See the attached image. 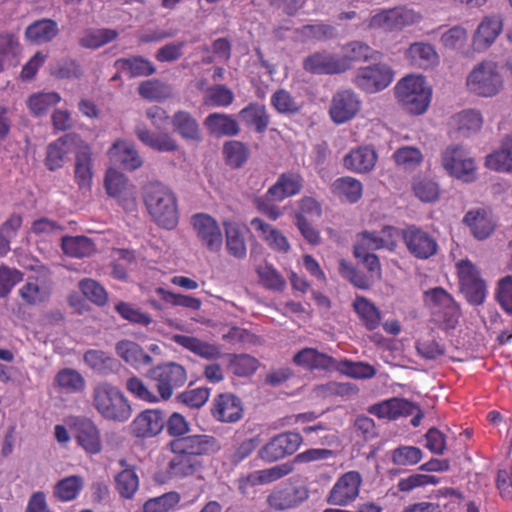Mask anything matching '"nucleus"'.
Wrapping results in <instances>:
<instances>
[{
  "label": "nucleus",
  "mask_w": 512,
  "mask_h": 512,
  "mask_svg": "<svg viewBox=\"0 0 512 512\" xmlns=\"http://www.w3.org/2000/svg\"><path fill=\"white\" fill-rule=\"evenodd\" d=\"M143 200L155 223L169 230L177 226V198L169 187L150 182L143 188Z\"/></svg>",
  "instance_id": "obj_1"
},
{
  "label": "nucleus",
  "mask_w": 512,
  "mask_h": 512,
  "mask_svg": "<svg viewBox=\"0 0 512 512\" xmlns=\"http://www.w3.org/2000/svg\"><path fill=\"white\" fill-rule=\"evenodd\" d=\"M92 404L98 414L107 421L124 423L132 415V408L125 394L109 382H101L94 386Z\"/></svg>",
  "instance_id": "obj_2"
},
{
  "label": "nucleus",
  "mask_w": 512,
  "mask_h": 512,
  "mask_svg": "<svg viewBox=\"0 0 512 512\" xmlns=\"http://www.w3.org/2000/svg\"><path fill=\"white\" fill-rule=\"evenodd\" d=\"M395 98L411 115L424 114L430 105L432 89L422 75H407L394 87Z\"/></svg>",
  "instance_id": "obj_3"
},
{
  "label": "nucleus",
  "mask_w": 512,
  "mask_h": 512,
  "mask_svg": "<svg viewBox=\"0 0 512 512\" xmlns=\"http://www.w3.org/2000/svg\"><path fill=\"white\" fill-rule=\"evenodd\" d=\"M423 302L431 319L442 329H453L458 323L460 309L453 296L442 287H434L423 293Z\"/></svg>",
  "instance_id": "obj_4"
},
{
  "label": "nucleus",
  "mask_w": 512,
  "mask_h": 512,
  "mask_svg": "<svg viewBox=\"0 0 512 512\" xmlns=\"http://www.w3.org/2000/svg\"><path fill=\"white\" fill-rule=\"evenodd\" d=\"M503 78L494 61H482L468 74L466 86L468 90L481 97H493L503 88Z\"/></svg>",
  "instance_id": "obj_5"
},
{
  "label": "nucleus",
  "mask_w": 512,
  "mask_h": 512,
  "mask_svg": "<svg viewBox=\"0 0 512 512\" xmlns=\"http://www.w3.org/2000/svg\"><path fill=\"white\" fill-rule=\"evenodd\" d=\"M441 163L445 171L463 182L476 179V163L467 149L459 144L447 146L441 154Z\"/></svg>",
  "instance_id": "obj_6"
},
{
  "label": "nucleus",
  "mask_w": 512,
  "mask_h": 512,
  "mask_svg": "<svg viewBox=\"0 0 512 512\" xmlns=\"http://www.w3.org/2000/svg\"><path fill=\"white\" fill-rule=\"evenodd\" d=\"M149 377L156 382V389L163 401L169 400L175 389L187 382V371L179 363L166 362L149 371Z\"/></svg>",
  "instance_id": "obj_7"
},
{
  "label": "nucleus",
  "mask_w": 512,
  "mask_h": 512,
  "mask_svg": "<svg viewBox=\"0 0 512 512\" xmlns=\"http://www.w3.org/2000/svg\"><path fill=\"white\" fill-rule=\"evenodd\" d=\"M394 80V71L385 63H376L357 69L353 84L365 93H377L387 88Z\"/></svg>",
  "instance_id": "obj_8"
},
{
  "label": "nucleus",
  "mask_w": 512,
  "mask_h": 512,
  "mask_svg": "<svg viewBox=\"0 0 512 512\" xmlns=\"http://www.w3.org/2000/svg\"><path fill=\"white\" fill-rule=\"evenodd\" d=\"M303 442L302 436L297 432H282L273 436L258 450V457L266 462L273 463L293 455Z\"/></svg>",
  "instance_id": "obj_9"
},
{
  "label": "nucleus",
  "mask_w": 512,
  "mask_h": 512,
  "mask_svg": "<svg viewBox=\"0 0 512 512\" xmlns=\"http://www.w3.org/2000/svg\"><path fill=\"white\" fill-rule=\"evenodd\" d=\"M401 237L407 251L418 260H427L438 252L436 238L416 225L402 229Z\"/></svg>",
  "instance_id": "obj_10"
},
{
  "label": "nucleus",
  "mask_w": 512,
  "mask_h": 512,
  "mask_svg": "<svg viewBox=\"0 0 512 512\" xmlns=\"http://www.w3.org/2000/svg\"><path fill=\"white\" fill-rule=\"evenodd\" d=\"M362 476L351 470L342 474L326 496V502L332 506H348L359 496Z\"/></svg>",
  "instance_id": "obj_11"
},
{
  "label": "nucleus",
  "mask_w": 512,
  "mask_h": 512,
  "mask_svg": "<svg viewBox=\"0 0 512 512\" xmlns=\"http://www.w3.org/2000/svg\"><path fill=\"white\" fill-rule=\"evenodd\" d=\"M168 448L172 453L166 467V473L170 479L182 480L193 477L203 470V461L196 460L172 440L169 441Z\"/></svg>",
  "instance_id": "obj_12"
},
{
  "label": "nucleus",
  "mask_w": 512,
  "mask_h": 512,
  "mask_svg": "<svg viewBox=\"0 0 512 512\" xmlns=\"http://www.w3.org/2000/svg\"><path fill=\"white\" fill-rule=\"evenodd\" d=\"M71 432L77 442L87 453L95 455L102 450L100 431L93 420L87 417H74L70 423Z\"/></svg>",
  "instance_id": "obj_13"
},
{
  "label": "nucleus",
  "mask_w": 512,
  "mask_h": 512,
  "mask_svg": "<svg viewBox=\"0 0 512 512\" xmlns=\"http://www.w3.org/2000/svg\"><path fill=\"white\" fill-rule=\"evenodd\" d=\"M172 441L198 461L214 456L221 450L219 439L210 434L187 435Z\"/></svg>",
  "instance_id": "obj_14"
},
{
  "label": "nucleus",
  "mask_w": 512,
  "mask_h": 512,
  "mask_svg": "<svg viewBox=\"0 0 512 512\" xmlns=\"http://www.w3.org/2000/svg\"><path fill=\"white\" fill-rule=\"evenodd\" d=\"M106 192L109 196L117 198L122 207L127 211L136 208L135 188L130 185L127 177L115 169H108L104 181Z\"/></svg>",
  "instance_id": "obj_15"
},
{
  "label": "nucleus",
  "mask_w": 512,
  "mask_h": 512,
  "mask_svg": "<svg viewBox=\"0 0 512 512\" xmlns=\"http://www.w3.org/2000/svg\"><path fill=\"white\" fill-rule=\"evenodd\" d=\"M302 67L306 72L315 75H335L348 71L345 59H340V55L326 51L314 52L305 57Z\"/></svg>",
  "instance_id": "obj_16"
},
{
  "label": "nucleus",
  "mask_w": 512,
  "mask_h": 512,
  "mask_svg": "<svg viewBox=\"0 0 512 512\" xmlns=\"http://www.w3.org/2000/svg\"><path fill=\"white\" fill-rule=\"evenodd\" d=\"M360 107L359 96L353 90H339L332 97L329 115L334 123L343 124L353 119Z\"/></svg>",
  "instance_id": "obj_17"
},
{
  "label": "nucleus",
  "mask_w": 512,
  "mask_h": 512,
  "mask_svg": "<svg viewBox=\"0 0 512 512\" xmlns=\"http://www.w3.org/2000/svg\"><path fill=\"white\" fill-rule=\"evenodd\" d=\"M191 223L203 246L211 252H218L223 244V236L218 222L209 214L198 213L192 216Z\"/></svg>",
  "instance_id": "obj_18"
},
{
  "label": "nucleus",
  "mask_w": 512,
  "mask_h": 512,
  "mask_svg": "<svg viewBox=\"0 0 512 512\" xmlns=\"http://www.w3.org/2000/svg\"><path fill=\"white\" fill-rule=\"evenodd\" d=\"M308 497L309 491L305 486L285 484L272 490L267 497V503L270 508L282 511L300 505Z\"/></svg>",
  "instance_id": "obj_19"
},
{
  "label": "nucleus",
  "mask_w": 512,
  "mask_h": 512,
  "mask_svg": "<svg viewBox=\"0 0 512 512\" xmlns=\"http://www.w3.org/2000/svg\"><path fill=\"white\" fill-rule=\"evenodd\" d=\"M210 414L220 423H236L243 417L240 398L232 393L218 394L211 403Z\"/></svg>",
  "instance_id": "obj_20"
},
{
  "label": "nucleus",
  "mask_w": 512,
  "mask_h": 512,
  "mask_svg": "<svg viewBox=\"0 0 512 512\" xmlns=\"http://www.w3.org/2000/svg\"><path fill=\"white\" fill-rule=\"evenodd\" d=\"M503 27L504 18L500 13L485 15L478 24L472 37L475 49H488L502 33Z\"/></svg>",
  "instance_id": "obj_21"
},
{
  "label": "nucleus",
  "mask_w": 512,
  "mask_h": 512,
  "mask_svg": "<svg viewBox=\"0 0 512 512\" xmlns=\"http://www.w3.org/2000/svg\"><path fill=\"white\" fill-rule=\"evenodd\" d=\"M91 146L80 141L75 151L74 178L81 191H90L93 179V159Z\"/></svg>",
  "instance_id": "obj_22"
},
{
  "label": "nucleus",
  "mask_w": 512,
  "mask_h": 512,
  "mask_svg": "<svg viewBox=\"0 0 512 512\" xmlns=\"http://www.w3.org/2000/svg\"><path fill=\"white\" fill-rule=\"evenodd\" d=\"M164 426L163 413L158 409H147L134 418L130 424V430L137 438H150L158 435Z\"/></svg>",
  "instance_id": "obj_23"
},
{
  "label": "nucleus",
  "mask_w": 512,
  "mask_h": 512,
  "mask_svg": "<svg viewBox=\"0 0 512 512\" xmlns=\"http://www.w3.org/2000/svg\"><path fill=\"white\" fill-rule=\"evenodd\" d=\"M395 229L393 227H384L380 233L364 231L359 235V240L354 246V253L363 254L364 252L388 249L393 251L397 244L394 239Z\"/></svg>",
  "instance_id": "obj_24"
},
{
  "label": "nucleus",
  "mask_w": 512,
  "mask_h": 512,
  "mask_svg": "<svg viewBox=\"0 0 512 512\" xmlns=\"http://www.w3.org/2000/svg\"><path fill=\"white\" fill-rule=\"evenodd\" d=\"M303 177L298 172L288 171L279 175L277 181L267 190L266 198L282 201L300 193L303 188Z\"/></svg>",
  "instance_id": "obj_25"
},
{
  "label": "nucleus",
  "mask_w": 512,
  "mask_h": 512,
  "mask_svg": "<svg viewBox=\"0 0 512 512\" xmlns=\"http://www.w3.org/2000/svg\"><path fill=\"white\" fill-rule=\"evenodd\" d=\"M377 159L375 149L365 145L350 150L343 158V165L349 171L364 174L375 167Z\"/></svg>",
  "instance_id": "obj_26"
},
{
  "label": "nucleus",
  "mask_w": 512,
  "mask_h": 512,
  "mask_svg": "<svg viewBox=\"0 0 512 512\" xmlns=\"http://www.w3.org/2000/svg\"><path fill=\"white\" fill-rule=\"evenodd\" d=\"M416 406L402 398H390L369 407L368 412L379 419L396 420L399 417L412 415Z\"/></svg>",
  "instance_id": "obj_27"
},
{
  "label": "nucleus",
  "mask_w": 512,
  "mask_h": 512,
  "mask_svg": "<svg viewBox=\"0 0 512 512\" xmlns=\"http://www.w3.org/2000/svg\"><path fill=\"white\" fill-rule=\"evenodd\" d=\"M171 340L182 348L206 360H217L222 356L221 349L218 345L194 336L174 334Z\"/></svg>",
  "instance_id": "obj_28"
},
{
  "label": "nucleus",
  "mask_w": 512,
  "mask_h": 512,
  "mask_svg": "<svg viewBox=\"0 0 512 512\" xmlns=\"http://www.w3.org/2000/svg\"><path fill=\"white\" fill-rule=\"evenodd\" d=\"M204 127L209 135L221 138L236 136L240 132V127L233 115L214 112L204 119Z\"/></svg>",
  "instance_id": "obj_29"
},
{
  "label": "nucleus",
  "mask_w": 512,
  "mask_h": 512,
  "mask_svg": "<svg viewBox=\"0 0 512 512\" xmlns=\"http://www.w3.org/2000/svg\"><path fill=\"white\" fill-rule=\"evenodd\" d=\"M135 133L144 145L158 152H174L179 148L177 141L169 133H154L143 124L136 126Z\"/></svg>",
  "instance_id": "obj_30"
},
{
  "label": "nucleus",
  "mask_w": 512,
  "mask_h": 512,
  "mask_svg": "<svg viewBox=\"0 0 512 512\" xmlns=\"http://www.w3.org/2000/svg\"><path fill=\"white\" fill-rule=\"evenodd\" d=\"M250 225L271 249L281 253H287L289 251L290 244L286 236H284L280 230L266 223L259 217L253 218L250 221Z\"/></svg>",
  "instance_id": "obj_31"
},
{
  "label": "nucleus",
  "mask_w": 512,
  "mask_h": 512,
  "mask_svg": "<svg viewBox=\"0 0 512 512\" xmlns=\"http://www.w3.org/2000/svg\"><path fill=\"white\" fill-rule=\"evenodd\" d=\"M108 156L115 164H120L124 169L134 171L142 166L143 161L133 145L117 140L108 150Z\"/></svg>",
  "instance_id": "obj_32"
},
{
  "label": "nucleus",
  "mask_w": 512,
  "mask_h": 512,
  "mask_svg": "<svg viewBox=\"0 0 512 512\" xmlns=\"http://www.w3.org/2000/svg\"><path fill=\"white\" fill-rule=\"evenodd\" d=\"M485 166L496 172L512 174V133L503 138L499 149L486 156Z\"/></svg>",
  "instance_id": "obj_33"
},
{
  "label": "nucleus",
  "mask_w": 512,
  "mask_h": 512,
  "mask_svg": "<svg viewBox=\"0 0 512 512\" xmlns=\"http://www.w3.org/2000/svg\"><path fill=\"white\" fill-rule=\"evenodd\" d=\"M172 126L184 140L199 143L202 141V133L198 121L185 110H179L172 116Z\"/></svg>",
  "instance_id": "obj_34"
},
{
  "label": "nucleus",
  "mask_w": 512,
  "mask_h": 512,
  "mask_svg": "<svg viewBox=\"0 0 512 512\" xmlns=\"http://www.w3.org/2000/svg\"><path fill=\"white\" fill-rule=\"evenodd\" d=\"M463 222L470 228L471 233L478 240L487 239L495 229V223L491 214L483 209L467 212Z\"/></svg>",
  "instance_id": "obj_35"
},
{
  "label": "nucleus",
  "mask_w": 512,
  "mask_h": 512,
  "mask_svg": "<svg viewBox=\"0 0 512 512\" xmlns=\"http://www.w3.org/2000/svg\"><path fill=\"white\" fill-rule=\"evenodd\" d=\"M449 124L462 136L468 137L481 130L483 126V117L479 110L465 109L454 114L450 118Z\"/></svg>",
  "instance_id": "obj_36"
},
{
  "label": "nucleus",
  "mask_w": 512,
  "mask_h": 512,
  "mask_svg": "<svg viewBox=\"0 0 512 512\" xmlns=\"http://www.w3.org/2000/svg\"><path fill=\"white\" fill-rule=\"evenodd\" d=\"M412 65L421 68H433L439 63V55L433 45L424 42L412 43L406 52Z\"/></svg>",
  "instance_id": "obj_37"
},
{
  "label": "nucleus",
  "mask_w": 512,
  "mask_h": 512,
  "mask_svg": "<svg viewBox=\"0 0 512 512\" xmlns=\"http://www.w3.org/2000/svg\"><path fill=\"white\" fill-rule=\"evenodd\" d=\"M118 356L135 369L148 366L152 363V357L136 342L122 340L116 345Z\"/></svg>",
  "instance_id": "obj_38"
},
{
  "label": "nucleus",
  "mask_w": 512,
  "mask_h": 512,
  "mask_svg": "<svg viewBox=\"0 0 512 512\" xmlns=\"http://www.w3.org/2000/svg\"><path fill=\"white\" fill-rule=\"evenodd\" d=\"M119 32L111 28H87L79 37L78 43L82 48L96 50L116 40Z\"/></svg>",
  "instance_id": "obj_39"
},
{
  "label": "nucleus",
  "mask_w": 512,
  "mask_h": 512,
  "mask_svg": "<svg viewBox=\"0 0 512 512\" xmlns=\"http://www.w3.org/2000/svg\"><path fill=\"white\" fill-rule=\"evenodd\" d=\"M293 361L296 365L304 368L314 370L323 369L331 370L335 367V360L327 354L320 353L313 348H304L293 357Z\"/></svg>",
  "instance_id": "obj_40"
},
{
  "label": "nucleus",
  "mask_w": 512,
  "mask_h": 512,
  "mask_svg": "<svg viewBox=\"0 0 512 512\" xmlns=\"http://www.w3.org/2000/svg\"><path fill=\"white\" fill-rule=\"evenodd\" d=\"M331 190L339 199L351 204L357 203L363 195L361 181L350 176H343L334 180Z\"/></svg>",
  "instance_id": "obj_41"
},
{
  "label": "nucleus",
  "mask_w": 512,
  "mask_h": 512,
  "mask_svg": "<svg viewBox=\"0 0 512 512\" xmlns=\"http://www.w3.org/2000/svg\"><path fill=\"white\" fill-rule=\"evenodd\" d=\"M59 33L58 24L52 19H40L30 24L25 31L28 41L44 44L52 41Z\"/></svg>",
  "instance_id": "obj_42"
},
{
  "label": "nucleus",
  "mask_w": 512,
  "mask_h": 512,
  "mask_svg": "<svg viewBox=\"0 0 512 512\" xmlns=\"http://www.w3.org/2000/svg\"><path fill=\"white\" fill-rule=\"evenodd\" d=\"M238 115L244 124L254 127L257 133L265 132L270 123L266 107L256 102L242 108Z\"/></svg>",
  "instance_id": "obj_43"
},
{
  "label": "nucleus",
  "mask_w": 512,
  "mask_h": 512,
  "mask_svg": "<svg viewBox=\"0 0 512 512\" xmlns=\"http://www.w3.org/2000/svg\"><path fill=\"white\" fill-rule=\"evenodd\" d=\"M115 67L130 78L150 76L156 71L154 64L142 56L117 59Z\"/></svg>",
  "instance_id": "obj_44"
},
{
  "label": "nucleus",
  "mask_w": 512,
  "mask_h": 512,
  "mask_svg": "<svg viewBox=\"0 0 512 512\" xmlns=\"http://www.w3.org/2000/svg\"><path fill=\"white\" fill-rule=\"evenodd\" d=\"M222 224L225 229L228 253L234 258L244 259L247 255V247L242 229L237 223L229 220H224Z\"/></svg>",
  "instance_id": "obj_45"
},
{
  "label": "nucleus",
  "mask_w": 512,
  "mask_h": 512,
  "mask_svg": "<svg viewBox=\"0 0 512 512\" xmlns=\"http://www.w3.org/2000/svg\"><path fill=\"white\" fill-rule=\"evenodd\" d=\"M71 141L72 137L70 135H64L48 145L45 165L50 171L63 167L70 152Z\"/></svg>",
  "instance_id": "obj_46"
},
{
  "label": "nucleus",
  "mask_w": 512,
  "mask_h": 512,
  "mask_svg": "<svg viewBox=\"0 0 512 512\" xmlns=\"http://www.w3.org/2000/svg\"><path fill=\"white\" fill-rule=\"evenodd\" d=\"M61 248L66 255L74 258L89 257L96 251L94 242L86 236H64Z\"/></svg>",
  "instance_id": "obj_47"
},
{
  "label": "nucleus",
  "mask_w": 512,
  "mask_h": 512,
  "mask_svg": "<svg viewBox=\"0 0 512 512\" xmlns=\"http://www.w3.org/2000/svg\"><path fill=\"white\" fill-rule=\"evenodd\" d=\"M84 487V479L71 475L59 480L53 487V495L61 502H69L78 497Z\"/></svg>",
  "instance_id": "obj_48"
},
{
  "label": "nucleus",
  "mask_w": 512,
  "mask_h": 512,
  "mask_svg": "<svg viewBox=\"0 0 512 512\" xmlns=\"http://www.w3.org/2000/svg\"><path fill=\"white\" fill-rule=\"evenodd\" d=\"M139 476L136 469H123L114 477L115 489L121 498L131 500L139 489Z\"/></svg>",
  "instance_id": "obj_49"
},
{
  "label": "nucleus",
  "mask_w": 512,
  "mask_h": 512,
  "mask_svg": "<svg viewBox=\"0 0 512 512\" xmlns=\"http://www.w3.org/2000/svg\"><path fill=\"white\" fill-rule=\"evenodd\" d=\"M353 307L363 325L370 331L375 330L381 321L378 308L368 299L362 296L356 297Z\"/></svg>",
  "instance_id": "obj_50"
},
{
  "label": "nucleus",
  "mask_w": 512,
  "mask_h": 512,
  "mask_svg": "<svg viewBox=\"0 0 512 512\" xmlns=\"http://www.w3.org/2000/svg\"><path fill=\"white\" fill-rule=\"evenodd\" d=\"M54 386L61 392L71 394L82 391L85 387V380L78 371L64 368L56 374Z\"/></svg>",
  "instance_id": "obj_51"
},
{
  "label": "nucleus",
  "mask_w": 512,
  "mask_h": 512,
  "mask_svg": "<svg viewBox=\"0 0 512 512\" xmlns=\"http://www.w3.org/2000/svg\"><path fill=\"white\" fill-rule=\"evenodd\" d=\"M346 53L340 55V59H345L348 65V70L352 68L354 62H366L376 59L379 54L372 49L368 44L361 41H351L344 46Z\"/></svg>",
  "instance_id": "obj_52"
},
{
  "label": "nucleus",
  "mask_w": 512,
  "mask_h": 512,
  "mask_svg": "<svg viewBox=\"0 0 512 512\" xmlns=\"http://www.w3.org/2000/svg\"><path fill=\"white\" fill-rule=\"evenodd\" d=\"M155 293L163 302L171 306L183 307L193 311H198L202 307V301L191 295L174 293L164 289L163 287H157L155 289Z\"/></svg>",
  "instance_id": "obj_53"
},
{
  "label": "nucleus",
  "mask_w": 512,
  "mask_h": 512,
  "mask_svg": "<svg viewBox=\"0 0 512 512\" xmlns=\"http://www.w3.org/2000/svg\"><path fill=\"white\" fill-rule=\"evenodd\" d=\"M294 470L293 463H282L267 469L258 470L253 474H250L246 482L252 484H267L274 482L290 473Z\"/></svg>",
  "instance_id": "obj_54"
},
{
  "label": "nucleus",
  "mask_w": 512,
  "mask_h": 512,
  "mask_svg": "<svg viewBox=\"0 0 512 512\" xmlns=\"http://www.w3.org/2000/svg\"><path fill=\"white\" fill-rule=\"evenodd\" d=\"M203 105L209 107H228L235 97L233 91L223 84H216L204 90Z\"/></svg>",
  "instance_id": "obj_55"
},
{
  "label": "nucleus",
  "mask_w": 512,
  "mask_h": 512,
  "mask_svg": "<svg viewBox=\"0 0 512 512\" xmlns=\"http://www.w3.org/2000/svg\"><path fill=\"white\" fill-rule=\"evenodd\" d=\"M60 101L61 96L57 92H40L31 95L27 105L34 116H43Z\"/></svg>",
  "instance_id": "obj_56"
},
{
  "label": "nucleus",
  "mask_w": 512,
  "mask_h": 512,
  "mask_svg": "<svg viewBox=\"0 0 512 512\" xmlns=\"http://www.w3.org/2000/svg\"><path fill=\"white\" fill-rule=\"evenodd\" d=\"M180 501L181 495L178 492H166L145 501L142 512H171L178 506Z\"/></svg>",
  "instance_id": "obj_57"
},
{
  "label": "nucleus",
  "mask_w": 512,
  "mask_h": 512,
  "mask_svg": "<svg viewBox=\"0 0 512 512\" xmlns=\"http://www.w3.org/2000/svg\"><path fill=\"white\" fill-rule=\"evenodd\" d=\"M412 190L422 202H434L439 198L440 188L437 182L427 176H417L413 179Z\"/></svg>",
  "instance_id": "obj_58"
},
{
  "label": "nucleus",
  "mask_w": 512,
  "mask_h": 512,
  "mask_svg": "<svg viewBox=\"0 0 512 512\" xmlns=\"http://www.w3.org/2000/svg\"><path fill=\"white\" fill-rule=\"evenodd\" d=\"M272 107L280 114L294 115L300 112L301 105L295 97L285 89H278L270 99Z\"/></svg>",
  "instance_id": "obj_59"
},
{
  "label": "nucleus",
  "mask_w": 512,
  "mask_h": 512,
  "mask_svg": "<svg viewBox=\"0 0 512 512\" xmlns=\"http://www.w3.org/2000/svg\"><path fill=\"white\" fill-rule=\"evenodd\" d=\"M334 369L355 379H370L376 375V369L372 365L364 362H353L347 359L339 363L335 362Z\"/></svg>",
  "instance_id": "obj_60"
},
{
  "label": "nucleus",
  "mask_w": 512,
  "mask_h": 512,
  "mask_svg": "<svg viewBox=\"0 0 512 512\" xmlns=\"http://www.w3.org/2000/svg\"><path fill=\"white\" fill-rule=\"evenodd\" d=\"M85 363L95 372L107 375L114 370L115 360L101 350H88L84 354Z\"/></svg>",
  "instance_id": "obj_61"
},
{
  "label": "nucleus",
  "mask_w": 512,
  "mask_h": 512,
  "mask_svg": "<svg viewBox=\"0 0 512 512\" xmlns=\"http://www.w3.org/2000/svg\"><path fill=\"white\" fill-rule=\"evenodd\" d=\"M19 295L28 305H38L47 301L51 295L49 287L39 286L35 281L28 280L20 289Z\"/></svg>",
  "instance_id": "obj_62"
},
{
  "label": "nucleus",
  "mask_w": 512,
  "mask_h": 512,
  "mask_svg": "<svg viewBox=\"0 0 512 512\" xmlns=\"http://www.w3.org/2000/svg\"><path fill=\"white\" fill-rule=\"evenodd\" d=\"M226 162L233 168H240L249 157L248 147L240 141H228L223 146Z\"/></svg>",
  "instance_id": "obj_63"
},
{
  "label": "nucleus",
  "mask_w": 512,
  "mask_h": 512,
  "mask_svg": "<svg viewBox=\"0 0 512 512\" xmlns=\"http://www.w3.org/2000/svg\"><path fill=\"white\" fill-rule=\"evenodd\" d=\"M258 367V359L248 354H234L229 362L230 370L239 377H247L254 374Z\"/></svg>",
  "instance_id": "obj_64"
}]
</instances>
